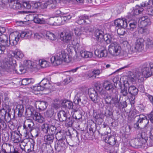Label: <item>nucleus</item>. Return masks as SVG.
Wrapping results in <instances>:
<instances>
[{"label": "nucleus", "mask_w": 153, "mask_h": 153, "mask_svg": "<svg viewBox=\"0 0 153 153\" xmlns=\"http://www.w3.org/2000/svg\"><path fill=\"white\" fill-rule=\"evenodd\" d=\"M105 89L107 90H109L113 89V93L112 95L109 94L106 92L101 94L102 98L105 100V104L114 106L116 108H119L121 102L120 98L118 97V92L115 89H113L112 85L109 82H106L103 85Z\"/></svg>", "instance_id": "1"}, {"label": "nucleus", "mask_w": 153, "mask_h": 153, "mask_svg": "<svg viewBox=\"0 0 153 153\" xmlns=\"http://www.w3.org/2000/svg\"><path fill=\"white\" fill-rule=\"evenodd\" d=\"M152 73L151 69L149 67V65H144L143 66L142 72L137 71L132 75L129 76L135 79V81L137 79L139 82H143L145 79L150 76L152 75Z\"/></svg>", "instance_id": "2"}, {"label": "nucleus", "mask_w": 153, "mask_h": 153, "mask_svg": "<svg viewBox=\"0 0 153 153\" xmlns=\"http://www.w3.org/2000/svg\"><path fill=\"white\" fill-rule=\"evenodd\" d=\"M71 60L68 53L64 50L59 51L55 56H52L51 58V63L54 66L59 65L63 62H68Z\"/></svg>", "instance_id": "3"}, {"label": "nucleus", "mask_w": 153, "mask_h": 153, "mask_svg": "<svg viewBox=\"0 0 153 153\" xmlns=\"http://www.w3.org/2000/svg\"><path fill=\"white\" fill-rule=\"evenodd\" d=\"M73 35L68 32H62L60 34V39L64 42L70 44L75 46L78 50H80L79 41L78 42L76 39H74L72 41Z\"/></svg>", "instance_id": "4"}, {"label": "nucleus", "mask_w": 153, "mask_h": 153, "mask_svg": "<svg viewBox=\"0 0 153 153\" xmlns=\"http://www.w3.org/2000/svg\"><path fill=\"white\" fill-rule=\"evenodd\" d=\"M131 82V83L135 82V79L132 77L128 76L127 79L123 82V86L121 85L120 86L121 89L120 94L122 96L124 97L127 96L128 91H127L128 87L129 86V82Z\"/></svg>", "instance_id": "5"}, {"label": "nucleus", "mask_w": 153, "mask_h": 153, "mask_svg": "<svg viewBox=\"0 0 153 153\" xmlns=\"http://www.w3.org/2000/svg\"><path fill=\"white\" fill-rule=\"evenodd\" d=\"M121 51V46L116 42H112L108 46L109 52L111 55L113 56L119 55Z\"/></svg>", "instance_id": "6"}, {"label": "nucleus", "mask_w": 153, "mask_h": 153, "mask_svg": "<svg viewBox=\"0 0 153 153\" xmlns=\"http://www.w3.org/2000/svg\"><path fill=\"white\" fill-rule=\"evenodd\" d=\"M78 90L77 94L75 96L74 102L75 104L81 106L83 105L82 100L85 96L84 94L85 90L83 88H81Z\"/></svg>", "instance_id": "7"}, {"label": "nucleus", "mask_w": 153, "mask_h": 153, "mask_svg": "<svg viewBox=\"0 0 153 153\" xmlns=\"http://www.w3.org/2000/svg\"><path fill=\"white\" fill-rule=\"evenodd\" d=\"M145 137V135L139 134L137 135V138L134 140H132V142L133 145L137 146H141L143 144L146 143L147 142V137Z\"/></svg>", "instance_id": "8"}, {"label": "nucleus", "mask_w": 153, "mask_h": 153, "mask_svg": "<svg viewBox=\"0 0 153 153\" xmlns=\"http://www.w3.org/2000/svg\"><path fill=\"white\" fill-rule=\"evenodd\" d=\"M88 93L90 99L93 102L97 103L100 102V98L94 88H91L89 89Z\"/></svg>", "instance_id": "9"}, {"label": "nucleus", "mask_w": 153, "mask_h": 153, "mask_svg": "<svg viewBox=\"0 0 153 153\" xmlns=\"http://www.w3.org/2000/svg\"><path fill=\"white\" fill-rule=\"evenodd\" d=\"M151 24L150 19L147 16L141 17L138 20L139 27H146L148 25H150Z\"/></svg>", "instance_id": "10"}, {"label": "nucleus", "mask_w": 153, "mask_h": 153, "mask_svg": "<svg viewBox=\"0 0 153 153\" xmlns=\"http://www.w3.org/2000/svg\"><path fill=\"white\" fill-rule=\"evenodd\" d=\"M129 82V86L128 88V93L133 97L131 98V100H134L135 99V96L137 95L138 93V89L135 86L133 85H131V82Z\"/></svg>", "instance_id": "11"}, {"label": "nucleus", "mask_w": 153, "mask_h": 153, "mask_svg": "<svg viewBox=\"0 0 153 153\" xmlns=\"http://www.w3.org/2000/svg\"><path fill=\"white\" fill-rule=\"evenodd\" d=\"M19 33L17 32L10 34L9 41V42L10 43V45L12 46L16 45L19 41Z\"/></svg>", "instance_id": "12"}, {"label": "nucleus", "mask_w": 153, "mask_h": 153, "mask_svg": "<svg viewBox=\"0 0 153 153\" xmlns=\"http://www.w3.org/2000/svg\"><path fill=\"white\" fill-rule=\"evenodd\" d=\"M52 88V86L50 81L43 87L35 86L34 87V90L35 91H47L48 93L50 92Z\"/></svg>", "instance_id": "13"}, {"label": "nucleus", "mask_w": 153, "mask_h": 153, "mask_svg": "<svg viewBox=\"0 0 153 153\" xmlns=\"http://www.w3.org/2000/svg\"><path fill=\"white\" fill-rule=\"evenodd\" d=\"M114 23L115 26L119 28H126L127 27L128 23L124 19H118L115 20Z\"/></svg>", "instance_id": "14"}, {"label": "nucleus", "mask_w": 153, "mask_h": 153, "mask_svg": "<svg viewBox=\"0 0 153 153\" xmlns=\"http://www.w3.org/2000/svg\"><path fill=\"white\" fill-rule=\"evenodd\" d=\"M144 40L142 38L137 39L134 46L135 48L138 51L141 52L144 49Z\"/></svg>", "instance_id": "15"}, {"label": "nucleus", "mask_w": 153, "mask_h": 153, "mask_svg": "<svg viewBox=\"0 0 153 153\" xmlns=\"http://www.w3.org/2000/svg\"><path fill=\"white\" fill-rule=\"evenodd\" d=\"M142 116L141 115H140L139 118L138 119L137 123L134 124V126L135 128H139V123H143L145 125L148 124L149 122V120L146 116H143V117H141Z\"/></svg>", "instance_id": "16"}, {"label": "nucleus", "mask_w": 153, "mask_h": 153, "mask_svg": "<svg viewBox=\"0 0 153 153\" xmlns=\"http://www.w3.org/2000/svg\"><path fill=\"white\" fill-rule=\"evenodd\" d=\"M35 105L36 108L38 109L40 111L46 109L48 103L45 101H37Z\"/></svg>", "instance_id": "17"}, {"label": "nucleus", "mask_w": 153, "mask_h": 153, "mask_svg": "<svg viewBox=\"0 0 153 153\" xmlns=\"http://www.w3.org/2000/svg\"><path fill=\"white\" fill-rule=\"evenodd\" d=\"M57 116L59 120L63 122L66 120L68 117L69 116V114L67 111L60 110L58 113Z\"/></svg>", "instance_id": "18"}, {"label": "nucleus", "mask_w": 153, "mask_h": 153, "mask_svg": "<svg viewBox=\"0 0 153 153\" xmlns=\"http://www.w3.org/2000/svg\"><path fill=\"white\" fill-rule=\"evenodd\" d=\"M10 7L14 9H19L21 7L20 3L15 0H7Z\"/></svg>", "instance_id": "19"}, {"label": "nucleus", "mask_w": 153, "mask_h": 153, "mask_svg": "<svg viewBox=\"0 0 153 153\" xmlns=\"http://www.w3.org/2000/svg\"><path fill=\"white\" fill-rule=\"evenodd\" d=\"M104 35V31L101 29H97L94 32V36L96 40L99 41H102Z\"/></svg>", "instance_id": "20"}, {"label": "nucleus", "mask_w": 153, "mask_h": 153, "mask_svg": "<svg viewBox=\"0 0 153 153\" xmlns=\"http://www.w3.org/2000/svg\"><path fill=\"white\" fill-rule=\"evenodd\" d=\"M152 128L151 126H149L148 125H145V126L143 128H141L140 129L141 132L139 133V134H144L145 136L147 137V140L148 139V137L147 136V134H149L150 133V131H151Z\"/></svg>", "instance_id": "21"}, {"label": "nucleus", "mask_w": 153, "mask_h": 153, "mask_svg": "<svg viewBox=\"0 0 153 153\" xmlns=\"http://www.w3.org/2000/svg\"><path fill=\"white\" fill-rule=\"evenodd\" d=\"M12 60V58H10L9 61H6L4 64L3 67L7 71H11V69L13 68L12 65L13 64V63Z\"/></svg>", "instance_id": "22"}, {"label": "nucleus", "mask_w": 153, "mask_h": 153, "mask_svg": "<svg viewBox=\"0 0 153 153\" xmlns=\"http://www.w3.org/2000/svg\"><path fill=\"white\" fill-rule=\"evenodd\" d=\"M24 110V107L23 105H18L16 106V108L14 110V114L15 115L16 114L19 117H21L22 115Z\"/></svg>", "instance_id": "23"}, {"label": "nucleus", "mask_w": 153, "mask_h": 153, "mask_svg": "<svg viewBox=\"0 0 153 153\" xmlns=\"http://www.w3.org/2000/svg\"><path fill=\"white\" fill-rule=\"evenodd\" d=\"M129 26L126 28L130 31H134L136 29L137 25V21L135 20L131 21L128 22Z\"/></svg>", "instance_id": "24"}, {"label": "nucleus", "mask_w": 153, "mask_h": 153, "mask_svg": "<svg viewBox=\"0 0 153 153\" xmlns=\"http://www.w3.org/2000/svg\"><path fill=\"white\" fill-rule=\"evenodd\" d=\"M88 16L85 15H83L78 16L76 22L79 25H82L86 23V20L88 19Z\"/></svg>", "instance_id": "25"}, {"label": "nucleus", "mask_w": 153, "mask_h": 153, "mask_svg": "<svg viewBox=\"0 0 153 153\" xmlns=\"http://www.w3.org/2000/svg\"><path fill=\"white\" fill-rule=\"evenodd\" d=\"M114 36L109 34H105L103 37L102 41H104L107 44H109L114 42Z\"/></svg>", "instance_id": "26"}, {"label": "nucleus", "mask_w": 153, "mask_h": 153, "mask_svg": "<svg viewBox=\"0 0 153 153\" xmlns=\"http://www.w3.org/2000/svg\"><path fill=\"white\" fill-rule=\"evenodd\" d=\"M32 35L31 31H26L22 32L19 36L22 38L26 39L30 38Z\"/></svg>", "instance_id": "27"}, {"label": "nucleus", "mask_w": 153, "mask_h": 153, "mask_svg": "<svg viewBox=\"0 0 153 153\" xmlns=\"http://www.w3.org/2000/svg\"><path fill=\"white\" fill-rule=\"evenodd\" d=\"M117 141L114 136L107 137L105 139V142L111 146H114L115 145Z\"/></svg>", "instance_id": "28"}, {"label": "nucleus", "mask_w": 153, "mask_h": 153, "mask_svg": "<svg viewBox=\"0 0 153 153\" xmlns=\"http://www.w3.org/2000/svg\"><path fill=\"white\" fill-rule=\"evenodd\" d=\"M0 42L4 44L7 47L9 46L10 43L8 42L7 36L5 35H2L0 36Z\"/></svg>", "instance_id": "29"}, {"label": "nucleus", "mask_w": 153, "mask_h": 153, "mask_svg": "<svg viewBox=\"0 0 153 153\" xmlns=\"http://www.w3.org/2000/svg\"><path fill=\"white\" fill-rule=\"evenodd\" d=\"M95 53L96 56L100 58L105 57L107 55V51L104 48L103 50L95 51Z\"/></svg>", "instance_id": "30"}, {"label": "nucleus", "mask_w": 153, "mask_h": 153, "mask_svg": "<svg viewBox=\"0 0 153 153\" xmlns=\"http://www.w3.org/2000/svg\"><path fill=\"white\" fill-rule=\"evenodd\" d=\"M33 118L34 120L40 123H42L44 121V118L39 113L35 112Z\"/></svg>", "instance_id": "31"}, {"label": "nucleus", "mask_w": 153, "mask_h": 153, "mask_svg": "<svg viewBox=\"0 0 153 153\" xmlns=\"http://www.w3.org/2000/svg\"><path fill=\"white\" fill-rule=\"evenodd\" d=\"M62 105L65 108L71 109L73 108V103L68 100H63L61 103Z\"/></svg>", "instance_id": "32"}, {"label": "nucleus", "mask_w": 153, "mask_h": 153, "mask_svg": "<svg viewBox=\"0 0 153 153\" xmlns=\"http://www.w3.org/2000/svg\"><path fill=\"white\" fill-rule=\"evenodd\" d=\"M144 10L143 8L141 7L139 5H137L136 6V8L133 9L131 13V15L133 16L137 15L140 14L141 12H143Z\"/></svg>", "instance_id": "33"}, {"label": "nucleus", "mask_w": 153, "mask_h": 153, "mask_svg": "<svg viewBox=\"0 0 153 153\" xmlns=\"http://www.w3.org/2000/svg\"><path fill=\"white\" fill-rule=\"evenodd\" d=\"M42 15L41 14L34 16L33 21L34 22L38 24H44L45 22L44 19L42 18Z\"/></svg>", "instance_id": "34"}, {"label": "nucleus", "mask_w": 153, "mask_h": 153, "mask_svg": "<svg viewBox=\"0 0 153 153\" xmlns=\"http://www.w3.org/2000/svg\"><path fill=\"white\" fill-rule=\"evenodd\" d=\"M80 54L82 57L87 58H91L93 56V53L90 52L81 51Z\"/></svg>", "instance_id": "35"}, {"label": "nucleus", "mask_w": 153, "mask_h": 153, "mask_svg": "<svg viewBox=\"0 0 153 153\" xmlns=\"http://www.w3.org/2000/svg\"><path fill=\"white\" fill-rule=\"evenodd\" d=\"M52 0H48L47 1H40V8L44 9L47 7L48 5H50L53 3Z\"/></svg>", "instance_id": "36"}, {"label": "nucleus", "mask_w": 153, "mask_h": 153, "mask_svg": "<svg viewBox=\"0 0 153 153\" xmlns=\"http://www.w3.org/2000/svg\"><path fill=\"white\" fill-rule=\"evenodd\" d=\"M34 80L32 78H24L21 81L22 85H26L33 84L34 82Z\"/></svg>", "instance_id": "37"}, {"label": "nucleus", "mask_w": 153, "mask_h": 153, "mask_svg": "<svg viewBox=\"0 0 153 153\" xmlns=\"http://www.w3.org/2000/svg\"><path fill=\"white\" fill-rule=\"evenodd\" d=\"M46 36L47 38L52 41L55 40L56 39V35L53 33L49 31L46 32Z\"/></svg>", "instance_id": "38"}, {"label": "nucleus", "mask_w": 153, "mask_h": 153, "mask_svg": "<svg viewBox=\"0 0 153 153\" xmlns=\"http://www.w3.org/2000/svg\"><path fill=\"white\" fill-rule=\"evenodd\" d=\"M15 57L17 58H22L23 57L24 55L22 52L18 49H16L13 52Z\"/></svg>", "instance_id": "39"}, {"label": "nucleus", "mask_w": 153, "mask_h": 153, "mask_svg": "<svg viewBox=\"0 0 153 153\" xmlns=\"http://www.w3.org/2000/svg\"><path fill=\"white\" fill-rule=\"evenodd\" d=\"M54 138L53 134H51L45 135L44 137L45 141L49 143L53 142Z\"/></svg>", "instance_id": "40"}, {"label": "nucleus", "mask_w": 153, "mask_h": 153, "mask_svg": "<svg viewBox=\"0 0 153 153\" xmlns=\"http://www.w3.org/2000/svg\"><path fill=\"white\" fill-rule=\"evenodd\" d=\"M140 29L139 30V32L141 34H143L144 35H146L148 34L149 33V29L146 27H139Z\"/></svg>", "instance_id": "41"}, {"label": "nucleus", "mask_w": 153, "mask_h": 153, "mask_svg": "<svg viewBox=\"0 0 153 153\" xmlns=\"http://www.w3.org/2000/svg\"><path fill=\"white\" fill-rule=\"evenodd\" d=\"M74 113L72 117L73 118L79 120L82 118V115L81 112L79 111L74 110Z\"/></svg>", "instance_id": "42"}, {"label": "nucleus", "mask_w": 153, "mask_h": 153, "mask_svg": "<svg viewBox=\"0 0 153 153\" xmlns=\"http://www.w3.org/2000/svg\"><path fill=\"white\" fill-rule=\"evenodd\" d=\"M150 0H143L142 2L140 4V7H144L145 8H148L149 6Z\"/></svg>", "instance_id": "43"}, {"label": "nucleus", "mask_w": 153, "mask_h": 153, "mask_svg": "<svg viewBox=\"0 0 153 153\" xmlns=\"http://www.w3.org/2000/svg\"><path fill=\"white\" fill-rule=\"evenodd\" d=\"M68 133L70 138H71L73 137H75L76 138L77 140L78 141V142H79L78 137V133L76 130H74L72 131V134H71L70 132H69Z\"/></svg>", "instance_id": "44"}, {"label": "nucleus", "mask_w": 153, "mask_h": 153, "mask_svg": "<svg viewBox=\"0 0 153 153\" xmlns=\"http://www.w3.org/2000/svg\"><path fill=\"white\" fill-rule=\"evenodd\" d=\"M56 130V128L55 126L53 125L49 126L48 133L50 134H53L55 133Z\"/></svg>", "instance_id": "45"}, {"label": "nucleus", "mask_w": 153, "mask_h": 153, "mask_svg": "<svg viewBox=\"0 0 153 153\" xmlns=\"http://www.w3.org/2000/svg\"><path fill=\"white\" fill-rule=\"evenodd\" d=\"M28 123L27 127L29 129H30L31 131H32L34 129L35 127L33 121L31 120H28Z\"/></svg>", "instance_id": "46"}, {"label": "nucleus", "mask_w": 153, "mask_h": 153, "mask_svg": "<svg viewBox=\"0 0 153 153\" xmlns=\"http://www.w3.org/2000/svg\"><path fill=\"white\" fill-rule=\"evenodd\" d=\"M7 112L5 109H3L0 110V117L2 120L6 119V115Z\"/></svg>", "instance_id": "47"}, {"label": "nucleus", "mask_w": 153, "mask_h": 153, "mask_svg": "<svg viewBox=\"0 0 153 153\" xmlns=\"http://www.w3.org/2000/svg\"><path fill=\"white\" fill-rule=\"evenodd\" d=\"M31 131L30 130V129H29L25 124H24L23 125V129L22 130V132L24 134L26 135H27Z\"/></svg>", "instance_id": "48"}, {"label": "nucleus", "mask_w": 153, "mask_h": 153, "mask_svg": "<svg viewBox=\"0 0 153 153\" xmlns=\"http://www.w3.org/2000/svg\"><path fill=\"white\" fill-rule=\"evenodd\" d=\"M39 63L42 68H45L47 67L48 66V64L47 62L45 60H39Z\"/></svg>", "instance_id": "49"}, {"label": "nucleus", "mask_w": 153, "mask_h": 153, "mask_svg": "<svg viewBox=\"0 0 153 153\" xmlns=\"http://www.w3.org/2000/svg\"><path fill=\"white\" fill-rule=\"evenodd\" d=\"M96 123L93 122L90 125V128H89V130L90 132L91 131L92 133H94L96 131Z\"/></svg>", "instance_id": "50"}, {"label": "nucleus", "mask_w": 153, "mask_h": 153, "mask_svg": "<svg viewBox=\"0 0 153 153\" xmlns=\"http://www.w3.org/2000/svg\"><path fill=\"white\" fill-rule=\"evenodd\" d=\"M49 82V81L48 79L44 78L39 83V85H38L37 86H40L41 87H43Z\"/></svg>", "instance_id": "51"}, {"label": "nucleus", "mask_w": 153, "mask_h": 153, "mask_svg": "<svg viewBox=\"0 0 153 153\" xmlns=\"http://www.w3.org/2000/svg\"><path fill=\"white\" fill-rule=\"evenodd\" d=\"M46 114L48 117H51L53 115L54 113V109L51 108H49L47 111L46 112Z\"/></svg>", "instance_id": "52"}, {"label": "nucleus", "mask_w": 153, "mask_h": 153, "mask_svg": "<svg viewBox=\"0 0 153 153\" xmlns=\"http://www.w3.org/2000/svg\"><path fill=\"white\" fill-rule=\"evenodd\" d=\"M126 28L120 27L117 29V32L118 34L120 35H123L126 33Z\"/></svg>", "instance_id": "53"}, {"label": "nucleus", "mask_w": 153, "mask_h": 153, "mask_svg": "<svg viewBox=\"0 0 153 153\" xmlns=\"http://www.w3.org/2000/svg\"><path fill=\"white\" fill-rule=\"evenodd\" d=\"M49 126L48 124H44L41 127L42 131L45 133H48Z\"/></svg>", "instance_id": "54"}, {"label": "nucleus", "mask_w": 153, "mask_h": 153, "mask_svg": "<svg viewBox=\"0 0 153 153\" xmlns=\"http://www.w3.org/2000/svg\"><path fill=\"white\" fill-rule=\"evenodd\" d=\"M72 118L71 116L69 115V116L68 117L67 119L65 120L64 121L66 122V123L68 124L69 126H72L73 123V121L72 120Z\"/></svg>", "instance_id": "55"}, {"label": "nucleus", "mask_w": 153, "mask_h": 153, "mask_svg": "<svg viewBox=\"0 0 153 153\" xmlns=\"http://www.w3.org/2000/svg\"><path fill=\"white\" fill-rule=\"evenodd\" d=\"M146 10L147 14L151 16L153 15V7L149 6L147 8H146Z\"/></svg>", "instance_id": "56"}, {"label": "nucleus", "mask_w": 153, "mask_h": 153, "mask_svg": "<svg viewBox=\"0 0 153 153\" xmlns=\"http://www.w3.org/2000/svg\"><path fill=\"white\" fill-rule=\"evenodd\" d=\"M137 51L134 46H132L130 47V48L128 49V54H131L134 53L135 52Z\"/></svg>", "instance_id": "57"}, {"label": "nucleus", "mask_w": 153, "mask_h": 153, "mask_svg": "<svg viewBox=\"0 0 153 153\" xmlns=\"http://www.w3.org/2000/svg\"><path fill=\"white\" fill-rule=\"evenodd\" d=\"M87 77L88 78L94 77L96 78V76H94L93 71H88L86 75Z\"/></svg>", "instance_id": "58"}, {"label": "nucleus", "mask_w": 153, "mask_h": 153, "mask_svg": "<svg viewBox=\"0 0 153 153\" xmlns=\"http://www.w3.org/2000/svg\"><path fill=\"white\" fill-rule=\"evenodd\" d=\"M74 32L75 34L77 36H80L82 33L81 29L79 28H76L74 29Z\"/></svg>", "instance_id": "59"}, {"label": "nucleus", "mask_w": 153, "mask_h": 153, "mask_svg": "<svg viewBox=\"0 0 153 153\" xmlns=\"http://www.w3.org/2000/svg\"><path fill=\"white\" fill-rule=\"evenodd\" d=\"M60 106V105L59 104L56 102H53L52 103L51 108L54 110V109L57 110L59 108Z\"/></svg>", "instance_id": "60"}, {"label": "nucleus", "mask_w": 153, "mask_h": 153, "mask_svg": "<svg viewBox=\"0 0 153 153\" xmlns=\"http://www.w3.org/2000/svg\"><path fill=\"white\" fill-rule=\"evenodd\" d=\"M146 46L148 48L151 49L153 46V42L150 39L148 40L146 43Z\"/></svg>", "instance_id": "61"}, {"label": "nucleus", "mask_w": 153, "mask_h": 153, "mask_svg": "<svg viewBox=\"0 0 153 153\" xmlns=\"http://www.w3.org/2000/svg\"><path fill=\"white\" fill-rule=\"evenodd\" d=\"M7 125L6 123L3 121L1 120L0 122V129L3 130L6 127Z\"/></svg>", "instance_id": "62"}, {"label": "nucleus", "mask_w": 153, "mask_h": 153, "mask_svg": "<svg viewBox=\"0 0 153 153\" xmlns=\"http://www.w3.org/2000/svg\"><path fill=\"white\" fill-rule=\"evenodd\" d=\"M25 114L28 117H30L32 115L33 116L34 115L33 114L31 110L29 108L26 109Z\"/></svg>", "instance_id": "63"}, {"label": "nucleus", "mask_w": 153, "mask_h": 153, "mask_svg": "<svg viewBox=\"0 0 153 153\" xmlns=\"http://www.w3.org/2000/svg\"><path fill=\"white\" fill-rule=\"evenodd\" d=\"M148 117L151 122L153 124V111H151L148 115Z\"/></svg>", "instance_id": "64"}]
</instances>
